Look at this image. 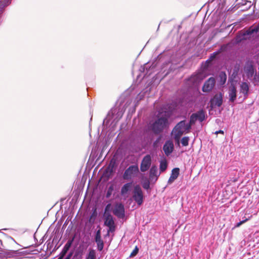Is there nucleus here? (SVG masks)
<instances>
[{"label": "nucleus", "mask_w": 259, "mask_h": 259, "mask_svg": "<svg viewBox=\"0 0 259 259\" xmlns=\"http://www.w3.org/2000/svg\"><path fill=\"white\" fill-rule=\"evenodd\" d=\"M125 110L124 106L120 104L114 107L108 112L103 121V123L107 125L111 122V124L114 125L122 117Z\"/></svg>", "instance_id": "f257e3e1"}, {"label": "nucleus", "mask_w": 259, "mask_h": 259, "mask_svg": "<svg viewBox=\"0 0 259 259\" xmlns=\"http://www.w3.org/2000/svg\"><path fill=\"white\" fill-rule=\"evenodd\" d=\"M168 117V113L166 112L159 114L158 119L152 125V130L154 133L159 134L163 131L167 126Z\"/></svg>", "instance_id": "f03ea898"}, {"label": "nucleus", "mask_w": 259, "mask_h": 259, "mask_svg": "<svg viewBox=\"0 0 259 259\" xmlns=\"http://www.w3.org/2000/svg\"><path fill=\"white\" fill-rule=\"evenodd\" d=\"M191 128V124L187 123L185 121H181L175 127L172 132L174 139L179 142L181 137L185 133H188Z\"/></svg>", "instance_id": "7ed1b4c3"}, {"label": "nucleus", "mask_w": 259, "mask_h": 259, "mask_svg": "<svg viewBox=\"0 0 259 259\" xmlns=\"http://www.w3.org/2000/svg\"><path fill=\"white\" fill-rule=\"evenodd\" d=\"M139 168L136 165L130 166L124 172L123 178L124 180H130L136 177L139 173Z\"/></svg>", "instance_id": "20e7f679"}, {"label": "nucleus", "mask_w": 259, "mask_h": 259, "mask_svg": "<svg viewBox=\"0 0 259 259\" xmlns=\"http://www.w3.org/2000/svg\"><path fill=\"white\" fill-rule=\"evenodd\" d=\"M133 197L138 205L140 206L142 204L144 196L142 189L139 185H136L134 187Z\"/></svg>", "instance_id": "39448f33"}, {"label": "nucleus", "mask_w": 259, "mask_h": 259, "mask_svg": "<svg viewBox=\"0 0 259 259\" xmlns=\"http://www.w3.org/2000/svg\"><path fill=\"white\" fill-rule=\"evenodd\" d=\"M113 212L118 218L123 219L125 217V209L121 203H117L115 205Z\"/></svg>", "instance_id": "423d86ee"}, {"label": "nucleus", "mask_w": 259, "mask_h": 259, "mask_svg": "<svg viewBox=\"0 0 259 259\" xmlns=\"http://www.w3.org/2000/svg\"><path fill=\"white\" fill-rule=\"evenodd\" d=\"M151 164V157L150 155H146L142 160L140 170L142 172L147 171L150 167Z\"/></svg>", "instance_id": "0eeeda50"}, {"label": "nucleus", "mask_w": 259, "mask_h": 259, "mask_svg": "<svg viewBox=\"0 0 259 259\" xmlns=\"http://www.w3.org/2000/svg\"><path fill=\"white\" fill-rule=\"evenodd\" d=\"M210 106L212 108L220 107L223 103V95L221 93L214 95L213 98L210 101Z\"/></svg>", "instance_id": "6e6552de"}, {"label": "nucleus", "mask_w": 259, "mask_h": 259, "mask_svg": "<svg viewBox=\"0 0 259 259\" xmlns=\"http://www.w3.org/2000/svg\"><path fill=\"white\" fill-rule=\"evenodd\" d=\"M215 83V79L211 77L207 79L204 83L202 91L204 92H209L213 88Z\"/></svg>", "instance_id": "1a4fd4ad"}, {"label": "nucleus", "mask_w": 259, "mask_h": 259, "mask_svg": "<svg viewBox=\"0 0 259 259\" xmlns=\"http://www.w3.org/2000/svg\"><path fill=\"white\" fill-rule=\"evenodd\" d=\"M104 224L109 228V231H113L115 229L114 222L112 216L110 214H106L105 218Z\"/></svg>", "instance_id": "9d476101"}, {"label": "nucleus", "mask_w": 259, "mask_h": 259, "mask_svg": "<svg viewBox=\"0 0 259 259\" xmlns=\"http://www.w3.org/2000/svg\"><path fill=\"white\" fill-rule=\"evenodd\" d=\"M228 94L229 97V101L231 103L234 102L236 99L237 91L234 85L229 87L228 90Z\"/></svg>", "instance_id": "9b49d317"}, {"label": "nucleus", "mask_w": 259, "mask_h": 259, "mask_svg": "<svg viewBox=\"0 0 259 259\" xmlns=\"http://www.w3.org/2000/svg\"><path fill=\"white\" fill-rule=\"evenodd\" d=\"M95 241L97 244V248L98 250L102 251L104 247V243L101 239V231L100 230H98L96 232Z\"/></svg>", "instance_id": "f8f14e48"}, {"label": "nucleus", "mask_w": 259, "mask_h": 259, "mask_svg": "<svg viewBox=\"0 0 259 259\" xmlns=\"http://www.w3.org/2000/svg\"><path fill=\"white\" fill-rule=\"evenodd\" d=\"M132 182L125 184L121 189V195L123 196L127 197L128 196V192L131 190L132 188Z\"/></svg>", "instance_id": "ddd939ff"}, {"label": "nucleus", "mask_w": 259, "mask_h": 259, "mask_svg": "<svg viewBox=\"0 0 259 259\" xmlns=\"http://www.w3.org/2000/svg\"><path fill=\"white\" fill-rule=\"evenodd\" d=\"M173 149V143L169 141H166L163 147V150L165 154L167 156L169 155L172 152Z\"/></svg>", "instance_id": "4468645a"}, {"label": "nucleus", "mask_w": 259, "mask_h": 259, "mask_svg": "<svg viewBox=\"0 0 259 259\" xmlns=\"http://www.w3.org/2000/svg\"><path fill=\"white\" fill-rule=\"evenodd\" d=\"M180 174V169L179 168H174L170 175V176L168 179V183L171 184L174 182L175 180L177 179Z\"/></svg>", "instance_id": "2eb2a0df"}, {"label": "nucleus", "mask_w": 259, "mask_h": 259, "mask_svg": "<svg viewBox=\"0 0 259 259\" xmlns=\"http://www.w3.org/2000/svg\"><path fill=\"white\" fill-rule=\"evenodd\" d=\"M72 240H69L66 243V244L64 246L62 251L61 252V253L60 254V256L58 259H62L64 257L65 254H66V253L67 252V251L70 248L71 245L72 244Z\"/></svg>", "instance_id": "dca6fc26"}, {"label": "nucleus", "mask_w": 259, "mask_h": 259, "mask_svg": "<svg viewBox=\"0 0 259 259\" xmlns=\"http://www.w3.org/2000/svg\"><path fill=\"white\" fill-rule=\"evenodd\" d=\"M244 71L248 77L252 76L254 73L253 65L251 63H246L244 66Z\"/></svg>", "instance_id": "f3484780"}, {"label": "nucleus", "mask_w": 259, "mask_h": 259, "mask_svg": "<svg viewBox=\"0 0 259 259\" xmlns=\"http://www.w3.org/2000/svg\"><path fill=\"white\" fill-rule=\"evenodd\" d=\"M249 87L246 82H242L240 85V93L243 94L244 98H246L248 95Z\"/></svg>", "instance_id": "a211bd4d"}, {"label": "nucleus", "mask_w": 259, "mask_h": 259, "mask_svg": "<svg viewBox=\"0 0 259 259\" xmlns=\"http://www.w3.org/2000/svg\"><path fill=\"white\" fill-rule=\"evenodd\" d=\"M8 254L17 258H22L25 255L24 252L19 250L10 251Z\"/></svg>", "instance_id": "6ab92c4d"}, {"label": "nucleus", "mask_w": 259, "mask_h": 259, "mask_svg": "<svg viewBox=\"0 0 259 259\" xmlns=\"http://www.w3.org/2000/svg\"><path fill=\"white\" fill-rule=\"evenodd\" d=\"M254 33H259V23L255 26L249 28V29L246 31L245 34L249 35Z\"/></svg>", "instance_id": "aec40b11"}, {"label": "nucleus", "mask_w": 259, "mask_h": 259, "mask_svg": "<svg viewBox=\"0 0 259 259\" xmlns=\"http://www.w3.org/2000/svg\"><path fill=\"white\" fill-rule=\"evenodd\" d=\"M219 83L221 85H224L227 80V75L224 72H221L219 75Z\"/></svg>", "instance_id": "412c9836"}, {"label": "nucleus", "mask_w": 259, "mask_h": 259, "mask_svg": "<svg viewBox=\"0 0 259 259\" xmlns=\"http://www.w3.org/2000/svg\"><path fill=\"white\" fill-rule=\"evenodd\" d=\"M85 259H96V252L94 249H90Z\"/></svg>", "instance_id": "4be33fe9"}, {"label": "nucleus", "mask_w": 259, "mask_h": 259, "mask_svg": "<svg viewBox=\"0 0 259 259\" xmlns=\"http://www.w3.org/2000/svg\"><path fill=\"white\" fill-rule=\"evenodd\" d=\"M195 114L197 120H199L201 122L204 120L205 115L204 112L202 110L199 111L197 113H195Z\"/></svg>", "instance_id": "5701e85b"}, {"label": "nucleus", "mask_w": 259, "mask_h": 259, "mask_svg": "<svg viewBox=\"0 0 259 259\" xmlns=\"http://www.w3.org/2000/svg\"><path fill=\"white\" fill-rule=\"evenodd\" d=\"M157 168L156 166L153 165L150 170V177L151 178L157 176Z\"/></svg>", "instance_id": "b1692460"}, {"label": "nucleus", "mask_w": 259, "mask_h": 259, "mask_svg": "<svg viewBox=\"0 0 259 259\" xmlns=\"http://www.w3.org/2000/svg\"><path fill=\"white\" fill-rule=\"evenodd\" d=\"M189 138L188 137H184L181 140V143L183 146H187L189 144Z\"/></svg>", "instance_id": "393cba45"}, {"label": "nucleus", "mask_w": 259, "mask_h": 259, "mask_svg": "<svg viewBox=\"0 0 259 259\" xmlns=\"http://www.w3.org/2000/svg\"><path fill=\"white\" fill-rule=\"evenodd\" d=\"M167 168V163L165 161H161L160 163V170L161 172L164 171Z\"/></svg>", "instance_id": "a878e982"}, {"label": "nucleus", "mask_w": 259, "mask_h": 259, "mask_svg": "<svg viewBox=\"0 0 259 259\" xmlns=\"http://www.w3.org/2000/svg\"><path fill=\"white\" fill-rule=\"evenodd\" d=\"M197 120V117L196 116V114L193 113L190 116V123L191 124L194 123Z\"/></svg>", "instance_id": "bb28decb"}, {"label": "nucleus", "mask_w": 259, "mask_h": 259, "mask_svg": "<svg viewBox=\"0 0 259 259\" xmlns=\"http://www.w3.org/2000/svg\"><path fill=\"white\" fill-rule=\"evenodd\" d=\"M139 249L137 247H136V248L134 249V250L132 251L131 253L130 256H135L138 252Z\"/></svg>", "instance_id": "cd10ccee"}, {"label": "nucleus", "mask_w": 259, "mask_h": 259, "mask_svg": "<svg viewBox=\"0 0 259 259\" xmlns=\"http://www.w3.org/2000/svg\"><path fill=\"white\" fill-rule=\"evenodd\" d=\"M112 190H113V189H112V188L111 187H110L109 188V189H108V191H107V194H106V197H107V198L109 197V196H110V195H111V191H112Z\"/></svg>", "instance_id": "c85d7f7f"}, {"label": "nucleus", "mask_w": 259, "mask_h": 259, "mask_svg": "<svg viewBox=\"0 0 259 259\" xmlns=\"http://www.w3.org/2000/svg\"><path fill=\"white\" fill-rule=\"evenodd\" d=\"M248 220V219H246L245 220H243V221H240V222L238 223L236 225V227H239L241 225H242V224L244 223L245 222H246L247 220Z\"/></svg>", "instance_id": "c756f323"}, {"label": "nucleus", "mask_w": 259, "mask_h": 259, "mask_svg": "<svg viewBox=\"0 0 259 259\" xmlns=\"http://www.w3.org/2000/svg\"><path fill=\"white\" fill-rule=\"evenodd\" d=\"M3 3H4L3 4L4 7H6L11 3V0H4Z\"/></svg>", "instance_id": "7c9ffc66"}, {"label": "nucleus", "mask_w": 259, "mask_h": 259, "mask_svg": "<svg viewBox=\"0 0 259 259\" xmlns=\"http://www.w3.org/2000/svg\"><path fill=\"white\" fill-rule=\"evenodd\" d=\"M72 252L69 253L67 255V256L66 257L65 259H70V258L72 256Z\"/></svg>", "instance_id": "2f4dec72"}, {"label": "nucleus", "mask_w": 259, "mask_h": 259, "mask_svg": "<svg viewBox=\"0 0 259 259\" xmlns=\"http://www.w3.org/2000/svg\"><path fill=\"white\" fill-rule=\"evenodd\" d=\"M149 184H145L143 185V188L144 189H148L149 188Z\"/></svg>", "instance_id": "473e14b6"}, {"label": "nucleus", "mask_w": 259, "mask_h": 259, "mask_svg": "<svg viewBox=\"0 0 259 259\" xmlns=\"http://www.w3.org/2000/svg\"><path fill=\"white\" fill-rule=\"evenodd\" d=\"M219 133L224 134V132L223 131H222V130H220V131H217V132H215L216 134H218Z\"/></svg>", "instance_id": "72a5a7b5"}, {"label": "nucleus", "mask_w": 259, "mask_h": 259, "mask_svg": "<svg viewBox=\"0 0 259 259\" xmlns=\"http://www.w3.org/2000/svg\"><path fill=\"white\" fill-rule=\"evenodd\" d=\"M110 206V204H108L106 206V208H105V210L106 211L107 210L108 208H109V207Z\"/></svg>", "instance_id": "f704fd0d"}, {"label": "nucleus", "mask_w": 259, "mask_h": 259, "mask_svg": "<svg viewBox=\"0 0 259 259\" xmlns=\"http://www.w3.org/2000/svg\"><path fill=\"white\" fill-rule=\"evenodd\" d=\"M2 244V241L0 240V244Z\"/></svg>", "instance_id": "c9c22d12"}]
</instances>
